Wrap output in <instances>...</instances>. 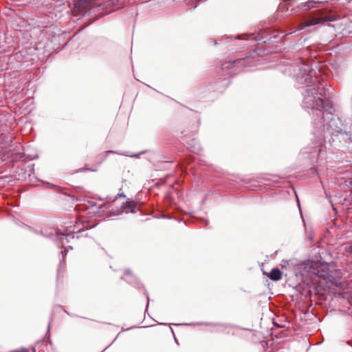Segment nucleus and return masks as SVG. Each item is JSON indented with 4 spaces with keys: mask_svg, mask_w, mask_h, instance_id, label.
<instances>
[{
    "mask_svg": "<svg viewBox=\"0 0 352 352\" xmlns=\"http://www.w3.org/2000/svg\"><path fill=\"white\" fill-rule=\"evenodd\" d=\"M102 160L98 162L96 164L93 165L91 167H90L88 164H86L84 167V170H89L92 172H95L97 170L98 166L101 164Z\"/></svg>",
    "mask_w": 352,
    "mask_h": 352,
    "instance_id": "f8f14e48",
    "label": "nucleus"
},
{
    "mask_svg": "<svg viewBox=\"0 0 352 352\" xmlns=\"http://www.w3.org/2000/svg\"><path fill=\"white\" fill-rule=\"evenodd\" d=\"M270 279L274 281H277L281 279L282 272L278 268H274L271 270L270 273L267 274Z\"/></svg>",
    "mask_w": 352,
    "mask_h": 352,
    "instance_id": "0eeeda50",
    "label": "nucleus"
},
{
    "mask_svg": "<svg viewBox=\"0 0 352 352\" xmlns=\"http://www.w3.org/2000/svg\"><path fill=\"white\" fill-rule=\"evenodd\" d=\"M340 15L332 10L319 9L312 12V16L299 25V29L317 24H323L324 22L335 21L340 19Z\"/></svg>",
    "mask_w": 352,
    "mask_h": 352,
    "instance_id": "7ed1b4c3",
    "label": "nucleus"
},
{
    "mask_svg": "<svg viewBox=\"0 0 352 352\" xmlns=\"http://www.w3.org/2000/svg\"><path fill=\"white\" fill-rule=\"evenodd\" d=\"M113 153L112 151H108L105 152V155L107 156L109 153Z\"/></svg>",
    "mask_w": 352,
    "mask_h": 352,
    "instance_id": "f3484780",
    "label": "nucleus"
},
{
    "mask_svg": "<svg viewBox=\"0 0 352 352\" xmlns=\"http://www.w3.org/2000/svg\"><path fill=\"white\" fill-rule=\"evenodd\" d=\"M126 196L123 193L118 194V197H123L124 198Z\"/></svg>",
    "mask_w": 352,
    "mask_h": 352,
    "instance_id": "2eb2a0df",
    "label": "nucleus"
},
{
    "mask_svg": "<svg viewBox=\"0 0 352 352\" xmlns=\"http://www.w3.org/2000/svg\"><path fill=\"white\" fill-rule=\"evenodd\" d=\"M168 177H169V175H167L165 177V178H164V179H160L157 182H156V183L155 184V186H156V187H157V188H158L159 186H162V185H164V184L166 183V179Z\"/></svg>",
    "mask_w": 352,
    "mask_h": 352,
    "instance_id": "4468645a",
    "label": "nucleus"
},
{
    "mask_svg": "<svg viewBox=\"0 0 352 352\" xmlns=\"http://www.w3.org/2000/svg\"><path fill=\"white\" fill-rule=\"evenodd\" d=\"M10 352H36L34 347H30V349L21 347L18 349L12 350Z\"/></svg>",
    "mask_w": 352,
    "mask_h": 352,
    "instance_id": "9b49d317",
    "label": "nucleus"
},
{
    "mask_svg": "<svg viewBox=\"0 0 352 352\" xmlns=\"http://www.w3.org/2000/svg\"><path fill=\"white\" fill-rule=\"evenodd\" d=\"M318 4H319V2H317V1H313V0H309V1H307L305 3H302V6L304 8L306 7L307 10H309V9H311L313 8L318 7Z\"/></svg>",
    "mask_w": 352,
    "mask_h": 352,
    "instance_id": "1a4fd4ad",
    "label": "nucleus"
},
{
    "mask_svg": "<svg viewBox=\"0 0 352 352\" xmlns=\"http://www.w3.org/2000/svg\"><path fill=\"white\" fill-rule=\"evenodd\" d=\"M142 202L136 201L131 199H126L125 201L122 202L120 207H117V199L113 200L110 204L111 211L114 214H120L122 213H135L138 211L141 212V206Z\"/></svg>",
    "mask_w": 352,
    "mask_h": 352,
    "instance_id": "20e7f679",
    "label": "nucleus"
},
{
    "mask_svg": "<svg viewBox=\"0 0 352 352\" xmlns=\"http://www.w3.org/2000/svg\"><path fill=\"white\" fill-rule=\"evenodd\" d=\"M330 272L329 266L325 263L311 262L309 266V273L311 274L313 281L320 282V279L327 280L331 276Z\"/></svg>",
    "mask_w": 352,
    "mask_h": 352,
    "instance_id": "39448f33",
    "label": "nucleus"
},
{
    "mask_svg": "<svg viewBox=\"0 0 352 352\" xmlns=\"http://www.w3.org/2000/svg\"><path fill=\"white\" fill-rule=\"evenodd\" d=\"M240 60H241V59H236L233 61L225 62L224 63H223L221 65V67L223 69H224L226 68V69L232 68L236 63H239Z\"/></svg>",
    "mask_w": 352,
    "mask_h": 352,
    "instance_id": "9d476101",
    "label": "nucleus"
},
{
    "mask_svg": "<svg viewBox=\"0 0 352 352\" xmlns=\"http://www.w3.org/2000/svg\"><path fill=\"white\" fill-rule=\"evenodd\" d=\"M96 5V0H74L72 14L74 16H83Z\"/></svg>",
    "mask_w": 352,
    "mask_h": 352,
    "instance_id": "423d86ee",
    "label": "nucleus"
},
{
    "mask_svg": "<svg viewBox=\"0 0 352 352\" xmlns=\"http://www.w3.org/2000/svg\"><path fill=\"white\" fill-rule=\"evenodd\" d=\"M130 275H131V274L129 272H126V273L124 274V277L126 278L127 276Z\"/></svg>",
    "mask_w": 352,
    "mask_h": 352,
    "instance_id": "dca6fc26",
    "label": "nucleus"
},
{
    "mask_svg": "<svg viewBox=\"0 0 352 352\" xmlns=\"http://www.w3.org/2000/svg\"><path fill=\"white\" fill-rule=\"evenodd\" d=\"M326 96L324 87L318 86L307 89L302 100L303 108L311 111L315 128L322 127L324 131H329L331 135L341 133L340 120L334 113L331 100Z\"/></svg>",
    "mask_w": 352,
    "mask_h": 352,
    "instance_id": "f257e3e1",
    "label": "nucleus"
},
{
    "mask_svg": "<svg viewBox=\"0 0 352 352\" xmlns=\"http://www.w3.org/2000/svg\"><path fill=\"white\" fill-rule=\"evenodd\" d=\"M344 250L346 253L352 254V241L346 243Z\"/></svg>",
    "mask_w": 352,
    "mask_h": 352,
    "instance_id": "ddd939ff",
    "label": "nucleus"
},
{
    "mask_svg": "<svg viewBox=\"0 0 352 352\" xmlns=\"http://www.w3.org/2000/svg\"><path fill=\"white\" fill-rule=\"evenodd\" d=\"M65 272V261L64 258H63V260L60 261L59 267L57 270V280H59L60 277L63 276V273Z\"/></svg>",
    "mask_w": 352,
    "mask_h": 352,
    "instance_id": "6e6552de",
    "label": "nucleus"
},
{
    "mask_svg": "<svg viewBox=\"0 0 352 352\" xmlns=\"http://www.w3.org/2000/svg\"><path fill=\"white\" fill-rule=\"evenodd\" d=\"M110 208V204L97 203L94 201H87L86 204L80 206L78 210L80 211V218L76 221L73 226L67 227L63 231H55L56 239L63 248L65 243H69L70 239H74V233H78L88 230L95 226L86 219L88 217L100 216L104 213L106 210Z\"/></svg>",
    "mask_w": 352,
    "mask_h": 352,
    "instance_id": "f03ea898",
    "label": "nucleus"
}]
</instances>
